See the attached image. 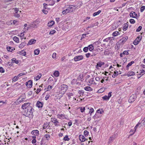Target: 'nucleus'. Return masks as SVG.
Wrapping results in <instances>:
<instances>
[{"label":"nucleus","instance_id":"7c9ffc66","mask_svg":"<svg viewBox=\"0 0 145 145\" xmlns=\"http://www.w3.org/2000/svg\"><path fill=\"white\" fill-rule=\"evenodd\" d=\"M88 49L90 51H92L93 50L94 47L93 46L92 44H90L88 46Z\"/></svg>","mask_w":145,"mask_h":145},{"label":"nucleus","instance_id":"0e129e2a","mask_svg":"<svg viewBox=\"0 0 145 145\" xmlns=\"http://www.w3.org/2000/svg\"><path fill=\"white\" fill-rule=\"evenodd\" d=\"M14 16L16 18H18L20 16V15L18 14L17 13H16L14 15Z\"/></svg>","mask_w":145,"mask_h":145},{"label":"nucleus","instance_id":"f03ea898","mask_svg":"<svg viewBox=\"0 0 145 145\" xmlns=\"http://www.w3.org/2000/svg\"><path fill=\"white\" fill-rule=\"evenodd\" d=\"M73 5L70 6L69 7H68L67 9H66L65 10H63L62 12V13L63 14H65L68 13H70L73 11L72 9V6Z\"/></svg>","mask_w":145,"mask_h":145},{"label":"nucleus","instance_id":"a19ab883","mask_svg":"<svg viewBox=\"0 0 145 145\" xmlns=\"http://www.w3.org/2000/svg\"><path fill=\"white\" fill-rule=\"evenodd\" d=\"M41 76V74H39V75H37L36 78H35V79L37 81L39 79Z\"/></svg>","mask_w":145,"mask_h":145},{"label":"nucleus","instance_id":"cd10ccee","mask_svg":"<svg viewBox=\"0 0 145 145\" xmlns=\"http://www.w3.org/2000/svg\"><path fill=\"white\" fill-rule=\"evenodd\" d=\"M134 63V62L133 61H132L129 63L128 65L126 66V69L127 70H128L129 67L131 66Z\"/></svg>","mask_w":145,"mask_h":145},{"label":"nucleus","instance_id":"ddd939ff","mask_svg":"<svg viewBox=\"0 0 145 145\" xmlns=\"http://www.w3.org/2000/svg\"><path fill=\"white\" fill-rule=\"evenodd\" d=\"M22 85L20 84L17 83L14 85V87L16 90L19 89L21 87Z\"/></svg>","mask_w":145,"mask_h":145},{"label":"nucleus","instance_id":"e2e57ef3","mask_svg":"<svg viewBox=\"0 0 145 145\" xmlns=\"http://www.w3.org/2000/svg\"><path fill=\"white\" fill-rule=\"evenodd\" d=\"M141 123L144 126L145 125V121L144 120V119L142 120L141 121Z\"/></svg>","mask_w":145,"mask_h":145},{"label":"nucleus","instance_id":"338daca9","mask_svg":"<svg viewBox=\"0 0 145 145\" xmlns=\"http://www.w3.org/2000/svg\"><path fill=\"white\" fill-rule=\"evenodd\" d=\"M50 95H47L45 97V99L46 100H47L50 98Z\"/></svg>","mask_w":145,"mask_h":145},{"label":"nucleus","instance_id":"7ed1b4c3","mask_svg":"<svg viewBox=\"0 0 145 145\" xmlns=\"http://www.w3.org/2000/svg\"><path fill=\"white\" fill-rule=\"evenodd\" d=\"M68 86L65 84H63L61 86V93L64 94L68 89Z\"/></svg>","mask_w":145,"mask_h":145},{"label":"nucleus","instance_id":"f8f14e48","mask_svg":"<svg viewBox=\"0 0 145 145\" xmlns=\"http://www.w3.org/2000/svg\"><path fill=\"white\" fill-rule=\"evenodd\" d=\"M51 120L52 122L54 123L55 125V126H57V123H59L58 121H57L56 119L55 118H51Z\"/></svg>","mask_w":145,"mask_h":145},{"label":"nucleus","instance_id":"c03bdc74","mask_svg":"<svg viewBox=\"0 0 145 145\" xmlns=\"http://www.w3.org/2000/svg\"><path fill=\"white\" fill-rule=\"evenodd\" d=\"M145 10V6H142L140 8V11L141 12H142Z\"/></svg>","mask_w":145,"mask_h":145},{"label":"nucleus","instance_id":"a18cd8bd","mask_svg":"<svg viewBox=\"0 0 145 145\" xmlns=\"http://www.w3.org/2000/svg\"><path fill=\"white\" fill-rule=\"evenodd\" d=\"M78 93H79L80 95H83L84 94V91L83 90H79L78 91Z\"/></svg>","mask_w":145,"mask_h":145},{"label":"nucleus","instance_id":"0eeeda50","mask_svg":"<svg viewBox=\"0 0 145 145\" xmlns=\"http://www.w3.org/2000/svg\"><path fill=\"white\" fill-rule=\"evenodd\" d=\"M111 93V92H109L108 94V96L105 95L102 97V99H103L104 100H108L112 96Z\"/></svg>","mask_w":145,"mask_h":145},{"label":"nucleus","instance_id":"423d86ee","mask_svg":"<svg viewBox=\"0 0 145 145\" xmlns=\"http://www.w3.org/2000/svg\"><path fill=\"white\" fill-rule=\"evenodd\" d=\"M30 103H25L22 106V108L23 109H28L29 107H31L30 106Z\"/></svg>","mask_w":145,"mask_h":145},{"label":"nucleus","instance_id":"de8ad7c7","mask_svg":"<svg viewBox=\"0 0 145 145\" xmlns=\"http://www.w3.org/2000/svg\"><path fill=\"white\" fill-rule=\"evenodd\" d=\"M84 135L85 136H87L89 134V132L86 130L84 131Z\"/></svg>","mask_w":145,"mask_h":145},{"label":"nucleus","instance_id":"09e8293b","mask_svg":"<svg viewBox=\"0 0 145 145\" xmlns=\"http://www.w3.org/2000/svg\"><path fill=\"white\" fill-rule=\"evenodd\" d=\"M111 40V37H108L107 38H106L103 41L104 42H108L109 40Z\"/></svg>","mask_w":145,"mask_h":145},{"label":"nucleus","instance_id":"3c124183","mask_svg":"<svg viewBox=\"0 0 145 145\" xmlns=\"http://www.w3.org/2000/svg\"><path fill=\"white\" fill-rule=\"evenodd\" d=\"M56 32V31L55 30H53L50 31L49 33L50 35H53Z\"/></svg>","mask_w":145,"mask_h":145},{"label":"nucleus","instance_id":"864d4df0","mask_svg":"<svg viewBox=\"0 0 145 145\" xmlns=\"http://www.w3.org/2000/svg\"><path fill=\"white\" fill-rule=\"evenodd\" d=\"M85 109V107H81L80 109L81 112H84V111Z\"/></svg>","mask_w":145,"mask_h":145},{"label":"nucleus","instance_id":"b1692460","mask_svg":"<svg viewBox=\"0 0 145 145\" xmlns=\"http://www.w3.org/2000/svg\"><path fill=\"white\" fill-rule=\"evenodd\" d=\"M84 89L86 91H91L93 90V89L91 87L89 86H86L84 88Z\"/></svg>","mask_w":145,"mask_h":145},{"label":"nucleus","instance_id":"ea45409f","mask_svg":"<svg viewBox=\"0 0 145 145\" xmlns=\"http://www.w3.org/2000/svg\"><path fill=\"white\" fill-rule=\"evenodd\" d=\"M40 51L39 50L36 49L34 51V54L35 55H37L39 54Z\"/></svg>","mask_w":145,"mask_h":145},{"label":"nucleus","instance_id":"dca6fc26","mask_svg":"<svg viewBox=\"0 0 145 145\" xmlns=\"http://www.w3.org/2000/svg\"><path fill=\"white\" fill-rule=\"evenodd\" d=\"M31 133L35 136H38L39 135V131L37 130H33Z\"/></svg>","mask_w":145,"mask_h":145},{"label":"nucleus","instance_id":"393cba45","mask_svg":"<svg viewBox=\"0 0 145 145\" xmlns=\"http://www.w3.org/2000/svg\"><path fill=\"white\" fill-rule=\"evenodd\" d=\"M103 63L102 62H98L96 65V68L97 69H99V67H101L103 65Z\"/></svg>","mask_w":145,"mask_h":145},{"label":"nucleus","instance_id":"2eb2a0df","mask_svg":"<svg viewBox=\"0 0 145 145\" xmlns=\"http://www.w3.org/2000/svg\"><path fill=\"white\" fill-rule=\"evenodd\" d=\"M24 98H22V97H19L17 100V101L15 102H14V103H18L19 104L22 102L24 101Z\"/></svg>","mask_w":145,"mask_h":145},{"label":"nucleus","instance_id":"774afa93","mask_svg":"<svg viewBox=\"0 0 145 145\" xmlns=\"http://www.w3.org/2000/svg\"><path fill=\"white\" fill-rule=\"evenodd\" d=\"M18 79L16 77V76L14 77L12 79V80L13 81L15 82Z\"/></svg>","mask_w":145,"mask_h":145},{"label":"nucleus","instance_id":"79ce46f5","mask_svg":"<svg viewBox=\"0 0 145 145\" xmlns=\"http://www.w3.org/2000/svg\"><path fill=\"white\" fill-rule=\"evenodd\" d=\"M118 71H114V74H113L112 76L113 77H114H114H115L116 76H117L118 75Z\"/></svg>","mask_w":145,"mask_h":145},{"label":"nucleus","instance_id":"603ef678","mask_svg":"<svg viewBox=\"0 0 145 145\" xmlns=\"http://www.w3.org/2000/svg\"><path fill=\"white\" fill-rule=\"evenodd\" d=\"M63 140L65 141H68L69 140V139L68 138V136L67 135H66L65 137H64Z\"/></svg>","mask_w":145,"mask_h":145},{"label":"nucleus","instance_id":"6e6552de","mask_svg":"<svg viewBox=\"0 0 145 145\" xmlns=\"http://www.w3.org/2000/svg\"><path fill=\"white\" fill-rule=\"evenodd\" d=\"M144 125H142V124L140 122H139L136 125L134 129V133L132 134H131V135H133L136 132L137 129L138 127H141V126H143Z\"/></svg>","mask_w":145,"mask_h":145},{"label":"nucleus","instance_id":"e433bc0d","mask_svg":"<svg viewBox=\"0 0 145 145\" xmlns=\"http://www.w3.org/2000/svg\"><path fill=\"white\" fill-rule=\"evenodd\" d=\"M54 75L56 77H58L59 75V72L57 71H56L54 73Z\"/></svg>","mask_w":145,"mask_h":145},{"label":"nucleus","instance_id":"4c0bfd02","mask_svg":"<svg viewBox=\"0 0 145 145\" xmlns=\"http://www.w3.org/2000/svg\"><path fill=\"white\" fill-rule=\"evenodd\" d=\"M101 10H99L97 12H95L93 14V16H95L96 15L99 14L101 12Z\"/></svg>","mask_w":145,"mask_h":145},{"label":"nucleus","instance_id":"412c9836","mask_svg":"<svg viewBox=\"0 0 145 145\" xmlns=\"http://www.w3.org/2000/svg\"><path fill=\"white\" fill-rule=\"evenodd\" d=\"M50 123V122H46L44 123L43 125V129H45L47 128L48 127V128L50 127V126H49Z\"/></svg>","mask_w":145,"mask_h":145},{"label":"nucleus","instance_id":"c756f323","mask_svg":"<svg viewBox=\"0 0 145 145\" xmlns=\"http://www.w3.org/2000/svg\"><path fill=\"white\" fill-rule=\"evenodd\" d=\"M7 50L8 51L12 52L15 50L14 48H13L10 46H8L7 48Z\"/></svg>","mask_w":145,"mask_h":145},{"label":"nucleus","instance_id":"bb28decb","mask_svg":"<svg viewBox=\"0 0 145 145\" xmlns=\"http://www.w3.org/2000/svg\"><path fill=\"white\" fill-rule=\"evenodd\" d=\"M11 60L12 62L15 63L17 64H19L20 63V61L19 60H17L15 58H13Z\"/></svg>","mask_w":145,"mask_h":145},{"label":"nucleus","instance_id":"aec40b11","mask_svg":"<svg viewBox=\"0 0 145 145\" xmlns=\"http://www.w3.org/2000/svg\"><path fill=\"white\" fill-rule=\"evenodd\" d=\"M57 117L60 119H64L66 118L65 115L63 114H58Z\"/></svg>","mask_w":145,"mask_h":145},{"label":"nucleus","instance_id":"4d7b16f0","mask_svg":"<svg viewBox=\"0 0 145 145\" xmlns=\"http://www.w3.org/2000/svg\"><path fill=\"white\" fill-rule=\"evenodd\" d=\"M145 71L144 70H142L140 72L139 75H142L145 73Z\"/></svg>","mask_w":145,"mask_h":145},{"label":"nucleus","instance_id":"2f4dec72","mask_svg":"<svg viewBox=\"0 0 145 145\" xmlns=\"http://www.w3.org/2000/svg\"><path fill=\"white\" fill-rule=\"evenodd\" d=\"M3 131L4 132V133L3 132V134H1V136L2 137H3V138H5L6 137V136L7 135V133L6 132V131L5 130H3Z\"/></svg>","mask_w":145,"mask_h":145},{"label":"nucleus","instance_id":"49530a36","mask_svg":"<svg viewBox=\"0 0 145 145\" xmlns=\"http://www.w3.org/2000/svg\"><path fill=\"white\" fill-rule=\"evenodd\" d=\"M44 137L47 140H49L50 138V135L48 134H46L44 135Z\"/></svg>","mask_w":145,"mask_h":145},{"label":"nucleus","instance_id":"bf43d9fd","mask_svg":"<svg viewBox=\"0 0 145 145\" xmlns=\"http://www.w3.org/2000/svg\"><path fill=\"white\" fill-rule=\"evenodd\" d=\"M48 5L47 4H46L45 3H44L43 4V5L44 7V8L45 9H46L47 8V6Z\"/></svg>","mask_w":145,"mask_h":145},{"label":"nucleus","instance_id":"a211bd4d","mask_svg":"<svg viewBox=\"0 0 145 145\" xmlns=\"http://www.w3.org/2000/svg\"><path fill=\"white\" fill-rule=\"evenodd\" d=\"M43 105V103H41L39 101H38L37 102L36 104V106L38 108L42 107Z\"/></svg>","mask_w":145,"mask_h":145},{"label":"nucleus","instance_id":"f3484780","mask_svg":"<svg viewBox=\"0 0 145 145\" xmlns=\"http://www.w3.org/2000/svg\"><path fill=\"white\" fill-rule=\"evenodd\" d=\"M130 17L133 18H136L137 16V14L134 12H132L130 13Z\"/></svg>","mask_w":145,"mask_h":145},{"label":"nucleus","instance_id":"20e7f679","mask_svg":"<svg viewBox=\"0 0 145 145\" xmlns=\"http://www.w3.org/2000/svg\"><path fill=\"white\" fill-rule=\"evenodd\" d=\"M137 98V95L136 94H134L131 95L128 100L129 103H132L134 102Z\"/></svg>","mask_w":145,"mask_h":145},{"label":"nucleus","instance_id":"1a4fd4ad","mask_svg":"<svg viewBox=\"0 0 145 145\" xmlns=\"http://www.w3.org/2000/svg\"><path fill=\"white\" fill-rule=\"evenodd\" d=\"M33 82L31 80H29L26 82V85L29 88H31L32 86Z\"/></svg>","mask_w":145,"mask_h":145},{"label":"nucleus","instance_id":"6ab92c4d","mask_svg":"<svg viewBox=\"0 0 145 145\" xmlns=\"http://www.w3.org/2000/svg\"><path fill=\"white\" fill-rule=\"evenodd\" d=\"M36 40L34 39H31L29 40L27 44V45L34 44L36 42Z\"/></svg>","mask_w":145,"mask_h":145},{"label":"nucleus","instance_id":"f257e3e1","mask_svg":"<svg viewBox=\"0 0 145 145\" xmlns=\"http://www.w3.org/2000/svg\"><path fill=\"white\" fill-rule=\"evenodd\" d=\"M34 112V110L31 107H29L26 110L24 114L26 116L28 117H31L33 116V112Z\"/></svg>","mask_w":145,"mask_h":145},{"label":"nucleus","instance_id":"5701e85b","mask_svg":"<svg viewBox=\"0 0 145 145\" xmlns=\"http://www.w3.org/2000/svg\"><path fill=\"white\" fill-rule=\"evenodd\" d=\"M128 22H127L126 23L124 24L123 25V29L124 31H125L127 30L128 27V25L127 23Z\"/></svg>","mask_w":145,"mask_h":145},{"label":"nucleus","instance_id":"c9c22d12","mask_svg":"<svg viewBox=\"0 0 145 145\" xmlns=\"http://www.w3.org/2000/svg\"><path fill=\"white\" fill-rule=\"evenodd\" d=\"M13 39L15 42L17 43L19 42V39L16 37L15 36L13 38Z\"/></svg>","mask_w":145,"mask_h":145},{"label":"nucleus","instance_id":"9d476101","mask_svg":"<svg viewBox=\"0 0 145 145\" xmlns=\"http://www.w3.org/2000/svg\"><path fill=\"white\" fill-rule=\"evenodd\" d=\"M83 58L82 56H79L74 57V59L75 61H77L82 59Z\"/></svg>","mask_w":145,"mask_h":145},{"label":"nucleus","instance_id":"5fc2aeb1","mask_svg":"<svg viewBox=\"0 0 145 145\" xmlns=\"http://www.w3.org/2000/svg\"><path fill=\"white\" fill-rule=\"evenodd\" d=\"M129 22L133 24L135 23V21L134 19H131L129 20Z\"/></svg>","mask_w":145,"mask_h":145},{"label":"nucleus","instance_id":"4468645a","mask_svg":"<svg viewBox=\"0 0 145 145\" xmlns=\"http://www.w3.org/2000/svg\"><path fill=\"white\" fill-rule=\"evenodd\" d=\"M79 138L81 142H83L85 141L86 139L82 135H80L79 136Z\"/></svg>","mask_w":145,"mask_h":145},{"label":"nucleus","instance_id":"72a5a7b5","mask_svg":"<svg viewBox=\"0 0 145 145\" xmlns=\"http://www.w3.org/2000/svg\"><path fill=\"white\" fill-rule=\"evenodd\" d=\"M28 29V27H27V28H25V27L24 28V32L23 33H21L20 34V37H23V36L24 35V33L25 32V31H26V30H27Z\"/></svg>","mask_w":145,"mask_h":145},{"label":"nucleus","instance_id":"69168bd1","mask_svg":"<svg viewBox=\"0 0 145 145\" xmlns=\"http://www.w3.org/2000/svg\"><path fill=\"white\" fill-rule=\"evenodd\" d=\"M41 91V89L40 88H38L37 89V91L36 92V93L38 94Z\"/></svg>","mask_w":145,"mask_h":145},{"label":"nucleus","instance_id":"473e14b6","mask_svg":"<svg viewBox=\"0 0 145 145\" xmlns=\"http://www.w3.org/2000/svg\"><path fill=\"white\" fill-rule=\"evenodd\" d=\"M135 75V73L133 71L129 72H128L127 75L129 76H133Z\"/></svg>","mask_w":145,"mask_h":145},{"label":"nucleus","instance_id":"4be33fe9","mask_svg":"<svg viewBox=\"0 0 145 145\" xmlns=\"http://www.w3.org/2000/svg\"><path fill=\"white\" fill-rule=\"evenodd\" d=\"M37 22V20L34 22L33 23L31 24L30 27L32 28H36L37 27V25L36 24V22Z\"/></svg>","mask_w":145,"mask_h":145},{"label":"nucleus","instance_id":"8fccbe9b","mask_svg":"<svg viewBox=\"0 0 145 145\" xmlns=\"http://www.w3.org/2000/svg\"><path fill=\"white\" fill-rule=\"evenodd\" d=\"M142 28V27L141 26H139L136 30L137 32H139Z\"/></svg>","mask_w":145,"mask_h":145},{"label":"nucleus","instance_id":"37998d69","mask_svg":"<svg viewBox=\"0 0 145 145\" xmlns=\"http://www.w3.org/2000/svg\"><path fill=\"white\" fill-rule=\"evenodd\" d=\"M90 110L89 113L90 114V115H91V114L93 112L94 110L91 107L89 109Z\"/></svg>","mask_w":145,"mask_h":145},{"label":"nucleus","instance_id":"39448f33","mask_svg":"<svg viewBox=\"0 0 145 145\" xmlns=\"http://www.w3.org/2000/svg\"><path fill=\"white\" fill-rule=\"evenodd\" d=\"M142 38V36L141 35H140L133 42V44L135 45L138 44Z\"/></svg>","mask_w":145,"mask_h":145},{"label":"nucleus","instance_id":"f704fd0d","mask_svg":"<svg viewBox=\"0 0 145 145\" xmlns=\"http://www.w3.org/2000/svg\"><path fill=\"white\" fill-rule=\"evenodd\" d=\"M26 44V43L25 42H23L21 43V44L19 45V47L20 48H22L24 47Z\"/></svg>","mask_w":145,"mask_h":145},{"label":"nucleus","instance_id":"a878e982","mask_svg":"<svg viewBox=\"0 0 145 145\" xmlns=\"http://www.w3.org/2000/svg\"><path fill=\"white\" fill-rule=\"evenodd\" d=\"M128 39V37L127 36H125L124 37H123L120 40V41H121L122 43H123L127 40Z\"/></svg>","mask_w":145,"mask_h":145},{"label":"nucleus","instance_id":"680f3d73","mask_svg":"<svg viewBox=\"0 0 145 145\" xmlns=\"http://www.w3.org/2000/svg\"><path fill=\"white\" fill-rule=\"evenodd\" d=\"M91 54L90 53H88L86 54V57L87 58L89 57L90 56H91Z\"/></svg>","mask_w":145,"mask_h":145},{"label":"nucleus","instance_id":"13d9d810","mask_svg":"<svg viewBox=\"0 0 145 145\" xmlns=\"http://www.w3.org/2000/svg\"><path fill=\"white\" fill-rule=\"evenodd\" d=\"M97 112L98 113H99L100 114H102V112H103V111H102V110L100 109H99L97 111Z\"/></svg>","mask_w":145,"mask_h":145},{"label":"nucleus","instance_id":"c85d7f7f","mask_svg":"<svg viewBox=\"0 0 145 145\" xmlns=\"http://www.w3.org/2000/svg\"><path fill=\"white\" fill-rule=\"evenodd\" d=\"M54 24V22L53 21H50L48 23V26L49 27H51Z\"/></svg>","mask_w":145,"mask_h":145},{"label":"nucleus","instance_id":"052dcab7","mask_svg":"<svg viewBox=\"0 0 145 145\" xmlns=\"http://www.w3.org/2000/svg\"><path fill=\"white\" fill-rule=\"evenodd\" d=\"M123 55H128L129 54V53L127 51H125L123 52Z\"/></svg>","mask_w":145,"mask_h":145},{"label":"nucleus","instance_id":"9b49d317","mask_svg":"<svg viewBox=\"0 0 145 145\" xmlns=\"http://www.w3.org/2000/svg\"><path fill=\"white\" fill-rule=\"evenodd\" d=\"M47 4L50 5H53L55 3V0H46Z\"/></svg>","mask_w":145,"mask_h":145},{"label":"nucleus","instance_id":"58836bf2","mask_svg":"<svg viewBox=\"0 0 145 145\" xmlns=\"http://www.w3.org/2000/svg\"><path fill=\"white\" fill-rule=\"evenodd\" d=\"M119 33L118 31H115L113 32L112 34V35L113 36L115 37L116 36L118 35Z\"/></svg>","mask_w":145,"mask_h":145},{"label":"nucleus","instance_id":"6e6d98bb","mask_svg":"<svg viewBox=\"0 0 145 145\" xmlns=\"http://www.w3.org/2000/svg\"><path fill=\"white\" fill-rule=\"evenodd\" d=\"M88 49V47H85L83 49V51L85 52H87Z\"/></svg>","mask_w":145,"mask_h":145}]
</instances>
